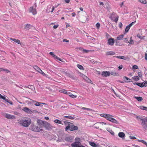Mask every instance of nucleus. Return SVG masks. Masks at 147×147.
I'll list each match as a JSON object with an SVG mask.
<instances>
[{
    "mask_svg": "<svg viewBox=\"0 0 147 147\" xmlns=\"http://www.w3.org/2000/svg\"><path fill=\"white\" fill-rule=\"evenodd\" d=\"M106 129L107 130L109 131L112 135H114V133L112 130L110 129H109L107 128H106Z\"/></svg>",
    "mask_w": 147,
    "mask_h": 147,
    "instance_id": "27",
    "label": "nucleus"
},
{
    "mask_svg": "<svg viewBox=\"0 0 147 147\" xmlns=\"http://www.w3.org/2000/svg\"><path fill=\"white\" fill-rule=\"evenodd\" d=\"M124 79H126L127 81H126L127 82H131V81H130L131 80V79L128 78L126 76H125L124 77Z\"/></svg>",
    "mask_w": 147,
    "mask_h": 147,
    "instance_id": "42",
    "label": "nucleus"
},
{
    "mask_svg": "<svg viewBox=\"0 0 147 147\" xmlns=\"http://www.w3.org/2000/svg\"><path fill=\"white\" fill-rule=\"evenodd\" d=\"M59 92H60L63 93L65 94H67V93L66 91L64 89L60 90L59 91Z\"/></svg>",
    "mask_w": 147,
    "mask_h": 147,
    "instance_id": "45",
    "label": "nucleus"
},
{
    "mask_svg": "<svg viewBox=\"0 0 147 147\" xmlns=\"http://www.w3.org/2000/svg\"><path fill=\"white\" fill-rule=\"evenodd\" d=\"M49 54L50 55H52L53 57H54V56H55V55L53 52H50L49 53Z\"/></svg>",
    "mask_w": 147,
    "mask_h": 147,
    "instance_id": "58",
    "label": "nucleus"
},
{
    "mask_svg": "<svg viewBox=\"0 0 147 147\" xmlns=\"http://www.w3.org/2000/svg\"><path fill=\"white\" fill-rule=\"evenodd\" d=\"M64 123L65 125L67 126H68V125H69V124H70L71 123L70 122H68L66 121H64Z\"/></svg>",
    "mask_w": 147,
    "mask_h": 147,
    "instance_id": "47",
    "label": "nucleus"
},
{
    "mask_svg": "<svg viewBox=\"0 0 147 147\" xmlns=\"http://www.w3.org/2000/svg\"><path fill=\"white\" fill-rule=\"evenodd\" d=\"M10 39L11 40H12L14 42H16L18 44H20V40L18 39H16L15 38H10Z\"/></svg>",
    "mask_w": 147,
    "mask_h": 147,
    "instance_id": "23",
    "label": "nucleus"
},
{
    "mask_svg": "<svg viewBox=\"0 0 147 147\" xmlns=\"http://www.w3.org/2000/svg\"><path fill=\"white\" fill-rule=\"evenodd\" d=\"M138 141L142 143H143L145 144L147 146V143L144 141L141 140H138Z\"/></svg>",
    "mask_w": 147,
    "mask_h": 147,
    "instance_id": "40",
    "label": "nucleus"
},
{
    "mask_svg": "<svg viewBox=\"0 0 147 147\" xmlns=\"http://www.w3.org/2000/svg\"><path fill=\"white\" fill-rule=\"evenodd\" d=\"M96 26L97 29H99L100 26V24L99 23H97L96 24Z\"/></svg>",
    "mask_w": 147,
    "mask_h": 147,
    "instance_id": "51",
    "label": "nucleus"
},
{
    "mask_svg": "<svg viewBox=\"0 0 147 147\" xmlns=\"http://www.w3.org/2000/svg\"><path fill=\"white\" fill-rule=\"evenodd\" d=\"M129 138H130L131 139H136V138L134 136H129Z\"/></svg>",
    "mask_w": 147,
    "mask_h": 147,
    "instance_id": "61",
    "label": "nucleus"
},
{
    "mask_svg": "<svg viewBox=\"0 0 147 147\" xmlns=\"http://www.w3.org/2000/svg\"><path fill=\"white\" fill-rule=\"evenodd\" d=\"M55 7L54 6L52 7L51 5H48L47 7L46 11L47 13H49L50 12H52L55 9Z\"/></svg>",
    "mask_w": 147,
    "mask_h": 147,
    "instance_id": "8",
    "label": "nucleus"
},
{
    "mask_svg": "<svg viewBox=\"0 0 147 147\" xmlns=\"http://www.w3.org/2000/svg\"><path fill=\"white\" fill-rule=\"evenodd\" d=\"M54 58L56 59H57V60H58L60 61H61L63 62V61L61 60V59L59 58L58 57H57L56 55H55V56H54Z\"/></svg>",
    "mask_w": 147,
    "mask_h": 147,
    "instance_id": "49",
    "label": "nucleus"
},
{
    "mask_svg": "<svg viewBox=\"0 0 147 147\" xmlns=\"http://www.w3.org/2000/svg\"><path fill=\"white\" fill-rule=\"evenodd\" d=\"M82 109H83L87 110L88 111H93V110L91 109H90L88 108H85V107H82Z\"/></svg>",
    "mask_w": 147,
    "mask_h": 147,
    "instance_id": "43",
    "label": "nucleus"
},
{
    "mask_svg": "<svg viewBox=\"0 0 147 147\" xmlns=\"http://www.w3.org/2000/svg\"><path fill=\"white\" fill-rule=\"evenodd\" d=\"M108 125L105 123L103 122H99L96 123L94 125V127L96 129H99L102 130L103 129L106 128V126Z\"/></svg>",
    "mask_w": 147,
    "mask_h": 147,
    "instance_id": "4",
    "label": "nucleus"
},
{
    "mask_svg": "<svg viewBox=\"0 0 147 147\" xmlns=\"http://www.w3.org/2000/svg\"><path fill=\"white\" fill-rule=\"evenodd\" d=\"M122 23L121 22H120L119 23V28H121L122 27Z\"/></svg>",
    "mask_w": 147,
    "mask_h": 147,
    "instance_id": "62",
    "label": "nucleus"
},
{
    "mask_svg": "<svg viewBox=\"0 0 147 147\" xmlns=\"http://www.w3.org/2000/svg\"><path fill=\"white\" fill-rule=\"evenodd\" d=\"M32 27L29 24H27L25 26V28L27 30H29Z\"/></svg>",
    "mask_w": 147,
    "mask_h": 147,
    "instance_id": "29",
    "label": "nucleus"
},
{
    "mask_svg": "<svg viewBox=\"0 0 147 147\" xmlns=\"http://www.w3.org/2000/svg\"><path fill=\"white\" fill-rule=\"evenodd\" d=\"M139 108L140 109L147 111V107L142 106H140Z\"/></svg>",
    "mask_w": 147,
    "mask_h": 147,
    "instance_id": "34",
    "label": "nucleus"
},
{
    "mask_svg": "<svg viewBox=\"0 0 147 147\" xmlns=\"http://www.w3.org/2000/svg\"><path fill=\"white\" fill-rule=\"evenodd\" d=\"M137 36L140 38L142 39H143L144 37V36H142L140 35L139 34H137Z\"/></svg>",
    "mask_w": 147,
    "mask_h": 147,
    "instance_id": "46",
    "label": "nucleus"
},
{
    "mask_svg": "<svg viewBox=\"0 0 147 147\" xmlns=\"http://www.w3.org/2000/svg\"><path fill=\"white\" fill-rule=\"evenodd\" d=\"M73 140V138L71 136H68L66 137L65 138V140L66 141L71 142Z\"/></svg>",
    "mask_w": 147,
    "mask_h": 147,
    "instance_id": "18",
    "label": "nucleus"
},
{
    "mask_svg": "<svg viewBox=\"0 0 147 147\" xmlns=\"http://www.w3.org/2000/svg\"><path fill=\"white\" fill-rule=\"evenodd\" d=\"M145 59L146 60H147V53L145 54Z\"/></svg>",
    "mask_w": 147,
    "mask_h": 147,
    "instance_id": "64",
    "label": "nucleus"
},
{
    "mask_svg": "<svg viewBox=\"0 0 147 147\" xmlns=\"http://www.w3.org/2000/svg\"><path fill=\"white\" fill-rule=\"evenodd\" d=\"M138 76L140 77L141 78V77H142V75L141 72H138Z\"/></svg>",
    "mask_w": 147,
    "mask_h": 147,
    "instance_id": "57",
    "label": "nucleus"
},
{
    "mask_svg": "<svg viewBox=\"0 0 147 147\" xmlns=\"http://www.w3.org/2000/svg\"><path fill=\"white\" fill-rule=\"evenodd\" d=\"M29 11L32 12L33 15H35L36 13V9L35 8H34V7H31L29 9Z\"/></svg>",
    "mask_w": 147,
    "mask_h": 147,
    "instance_id": "11",
    "label": "nucleus"
},
{
    "mask_svg": "<svg viewBox=\"0 0 147 147\" xmlns=\"http://www.w3.org/2000/svg\"><path fill=\"white\" fill-rule=\"evenodd\" d=\"M54 122L58 124H62V125L63 124V123H62V122L61 121L58 119L55 120L54 121Z\"/></svg>",
    "mask_w": 147,
    "mask_h": 147,
    "instance_id": "32",
    "label": "nucleus"
},
{
    "mask_svg": "<svg viewBox=\"0 0 147 147\" xmlns=\"http://www.w3.org/2000/svg\"><path fill=\"white\" fill-rule=\"evenodd\" d=\"M25 87L26 88H28L30 89H31L32 90H34L35 89V87L33 86H32V85H29V87L26 86Z\"/></svg>",
    "mask_w": 147,
    "mask_h": 147,
    "instance_id": "28",
    "label": "nucleus"
},
{
    "mask_svg": "<svg viewBox=\"0 0 147 147\" xmlns=\"http://www.w3.org/2000/svg\"><path fill=\"white\" fill-rule=\"evenodd\" d=\"M114 43V39L112 38H109L108 41V44L109 45H113Z\"/></svg>",
    "mask_w": 147,
    "mask_h": 147,
    "instance_id": "15",
    "label": "nucleus"
},
{
    "mask_svg": "<svg viewBox=\"0 0 147 147\" xmlns=\"http://www.w3.org/2000/svg\"><path fill=\"white\" fill-rule=\"evenodd\" d=\"M106 55H113L115 54V53L114 52L112 51H107L106 52Z\"/></svg>",
    "mask_w": 147,
    "mask_h": 147,
    "instance_id": "21",
    "label": "nucleus"
},
{
    "mask_svg": "<svg viewBox=\"0 0 147 147\" xmlns=\"http://www.w3.org/2000/svg\"><path fill=\"white\" fill-rule=\"evenodd\" d=\"M118 18H119V17L118 16H117L115 19V20H114V21L117 23V21L118 20Z\"/></svg>",
    "mask_w": 147,
    "mask_h": 147,
    "instance_id": "59",
    "label": "nucleus"
},
{
    "mask_svg": "<svg viewBox=\"0 0 147 147\" xmlns=\"http://www.w3.org/2000/svg\"><path fill=\"white\" fill-rule=\"evenodd\" d=\"M142 84H143V86H147V81H144L142 83Z\"/></svg>",
    "mask_w": 147,
    "mask_h": 147,
    "instance_id": "50",
    "label": "nucleus"
},
{
    "mask_svg": "<svg viewBox=\"0 0 147 147\" xmlns=\"http://www.w3.org/2000/svg\"><path fill=\"white\" fill-rule=\"evenodd\" d=\"M119 136L122 138V139H124L125 137V134L123 132H120L118 133Z\"/></svg>",
    "mask_w": 147,
    "mask_h": 147,
    "instance_id": "19",
    "label": "nucleus"
},
{
    "mask_svg": "<svg viewBox=\"0 0 147 147\" xmlns=\"http://www.w3.org/2000/svg\"><path fill=\"white\" fill-rule=\"evenodd\" d=\"M134 98L136 99L139 101H141L143 100V98L141 97H136L134 96Z\"/></svg>",
    "mask_w": 147,
    "mask_h": 147,
    "instance_id": "24",
    "label": "nucleus"
},
{
    "mask_svg": "<svg viewBox=\"0 0 147 147\" xmlns=\"http://www.w3.org/2000/svg\"><path fill=\"white\" fill-rule=\"evenodd\" d=\"M133 68L135 69H138V67L136 65H134L133 66Z\"/></svg>",
    "mask_w": 147,
    "mask_h": 147,
    "instance_id": "53",
    "label": "nucleus"
},
{
    "mask_svg": "<svg viewBox=\"0 0 147 147\" xmlns=\"http://www.w3.org/2000/svg\"><path fill=\"white\" fill-rule=\"evenodd\" d=\"M38 124V125H36L32 123L30 127V129L35 132L43 131V130L42 128V126L41 125V124Z\"/></svg>",
    "mask_w": 147,
    "mask_h": 147,
    "instance_id": "1",
    "label": "nucleus"
},
{
    "mask_svg": "<svg viewBox=\"0 0 147 147\" xmlns=\"http://www.w3.org/2000/svg\"><path fill=\"white\" fill-rule=\"evenodd\" d=\"M37 122L38 123L43 124V127H45L46 129L51 130L54 128L53 126L51 125L49 123L45 121H42L41 120H38Z\"/></svg>",
    "mask_w": 147,
    "mask_h": 147,
    "instance_id": "2",
    "label": "nucleus"
},
{
    "mask_svg": "<svg viewBox=\"0 0 147 147\" xmlns=\"http://www.w3.org/2000/svg\"><path fill=\"white\" fill-rule=\"evenodd\" d=\"M140 121H142L141 123V125L143 127H145L147 123H146L147 122V117H146L144 118L142 117L141 118H139Z\"/></svg>",
    "mask_w": 147,
    "mask_h": 147,
    "instance_id": "6",
    "label": "nucleus"
},
{
    "mask_svg": "<svg viewBox=\"0 0 147 147\" xmlns=\"http://www.w3.org/2000/svg\"><path fill=\"white\" fill-rule=\"evenodd\" d=\"M0 69L1 71H5L6 73H8L10 72V71L8 69H4L2 68H1Z\"/></svg>",
    "mask_w": 147,
    "mask_h": 147,
    "instance_id": "41",
    "label": "nucleus"
},
{
    "mask_svg": "<svg viewBox=\"0 0 147 147\" xmlns=\"http://www.w3.org/2000/svg\"><path fill=\"white\" fill-rule=\"evenodd\" d=\"M5 117L9 119H15V117L13 115H11L8 114H6L5 115Z\"/></svg>",
    "mask_w": 147,
    "mask_h": 147,
    "instance_id": "12",
    "label": "nucleus"
},
{
    "mask_svg": "<svg viewBox=\"0 0 147 147\" xmlns=\"http://www.w3.org/2000/svg\"><path fill=\"white\" fill-rule=\"evenodd\" d=\"M116 57L120 59H124L126 60V58L124 56H119Z\"/></svg>",
    "mask_w": 147,
    "mask_h": 147,
    "instance_id": "31",
    "label": "nucleus"
},
{
    "mask_svg": "<svg viewBox=\"0 0 147 147\" xmlns=\"http://www.w3.org/2000/svg\"><path fill=\"white\" fill-rule=\"evenodd\" d=\"M36 103L34 104V105L36 106H39L42 107V103L41 102H35Z\"/></svg>",
    "mask_w": 147,
    "mask_h": 147,
    "instance_id": "30",
    "label": "nucleus"
},
{
    "mask_svg": "<svg viewBox=\"0 0 147 147\" xmlns=\"http://www.w3.org/2000/svg\"><path fill=\"white\" fill-rule=\"evenodd\" d=\"M106 7L108 10L110 9V7L109 5L108 4H107L106 5Z\"/></svg>",
    "mask_w": 147,
    "mask_h": 147,
    "instance_id": "55",
    "label": "nucleus"
},
{
    "mask_svg": "<svg viewBox=\"0 0 147 147\" xmlns=\"http://www.w3.org/2000/svg\"><path fill=\"white\" fill-rule=\"evenodd\" d=\"M115 13L114 12H113L111 15V19H112V18H113L114 17V16L115 15Z\"/></svg>",
    "mask_w": 147,
    "mask_h": 147,
    "instance_id": "60",
    "label": "nucleus"
},
{
    "mask_svg": "<svg viewBox=\"0 0 147 147\" xmlns=\"http://www.w3.org/2000/svg\"><path fill=\"white\" fill-rule=\"evenodd\" d=\"M100 116L102 117L105 118L107 120L109 117V116H112L111 115L109 114H102L100 115Z\"/></svg>",
    "mask_w": 147,
    "mask_h": 147,
    "instance_id": "16",
    "label": "nucleus"
},
{
    "mask_svg": "<svg viewBox=\"0 0 147 147\" xmlns=\"http://www.w3.org/2000/svg\"><path fill=\"white\" fill-rule=\"evenodd\" d=\"M69 96L73 98H75L76 97V96L72 94H71Z\"/></svg>",
    "mask_w": 147,
    "mask_h": 147,
    "instance_id": "52",
    "label": "nucleus"
},
{
    "mask_svg": "<svg viewBox=\"0 0 147 147\" xmlns=\"http://www.w3.org/2000/svg\"><path fill=\"white\" fill-rule=\"evenodd\" d=\"M81 139L78 138H76L75 139V142H81Z\"/></svg>",
    "mask_w": 147,
    "mask_h": 147,
    "instance_id": "37",
    "label": "nucleus"
},
{
    "mask_svg": "<svg viewBox=\"0 0 147 147\" xmlns=\"http://www.w3.org/2000/svg\"><path fill=\"white\" fill-rule=\"evenodd\" d=\"M123 36L124 35L123 34H121L119 35L117 38L118 40H121L122 39Z\"/></svg>",
    "mask_w": 147,
    "mask_h": 147,
    "instance_id": "26",
    "label": "nucleus"
},
{
    "mask_svg": "<svg viewBox=\"0 0 147 147\" xmlns=\"http://www.w3.org/2000/svg\"><path fill=\"white\" fill-rule=\"evenodd\" d=\"M40 72H39L42 75L44 76H46L47 75L45 74L41 70V71H40Z\"/></svg>",
    "mask_w": 147,
    "mask_h": 147,
    "instance_id": "56",
    "label": "nucleus"
},
{
    "mask_svg": "<svg viewBox=\"0 0 147 147\" xmlns=\"http://www.w3.org/2000/svg\"><path fill=\"white\" fill-rule=\"evenodd\" d=\"M78 127L77 126L74 125L72 123H71L69 125L66 126L65 128V130L67 131L69 129L71 131H73L78 130Z\"/></svg>",
    "mask_w": 147,
    "mask_h": 147,
    "instance_id": "5",
    "label": "nucleus"
},
{
    "mask_svg": "<svg viewBox=\"0 0 147 147\" xmlns=\"http://www.w3.org/2000/svg\"><path fill=\"white\" fill-rule=\"evenodd\" d=\"M110 74L111 75H112L114 76H117V73H116L115 72H111V73H110Z\"/></svg>",
    "mask_w": 147,
    "mask_h": 147,
    "instance_id": "48",
    "label": "nucleus"
},
{
    "mask_svg": "<svg viewBox=\"0 0 147 147\" xmlns=\"http://www.w3.org/2000/svg\"><path fill=\"white\" fill-rule=\"evenodd\" d=\"M77 67L81 70H84V68L83 66L81 65L78 64L77 65Z\"/></svg>",
    "mask_w": 147,
    "mask_h": 147,
    "instance_id": "39",
    "label": "nucleus"
},
{
    "mask_svg": "<svg viewBox=\"0 0 147 147\" xmlns=\"http://www.w3.org/2000/svg\"><path fill=\"white\" fill-rule=\"evenodd\" d=\"M110 72H109L106 71L102 72L101 75L104 77H106L107 76H109L110 75Z\"/></svg>",
    "mask_w": 147,
    "mask_h": 147,
    "instance_id": "14",
    "label": "nucleus"
},
{
    "mask_svg": "<svg viewBox=\"0 0 147 147\" xmlns=\"http://www.w3.org/2000/svg\"><path fill=\"white\" fill-rule=\"evenodd\" d=\"M136 21H135L134 22H132V23H130L129 24V26L130 27L131 26H132L135 23V22H136Z\"/></svg>",
    "mask_w": 147,
    "mask_h": 147,
    "instance_id": "54",
    "label": "nucleus"
},
{
    "mask_svg": "<svg viewBox=\"0 0 147 147\" xmlns=\"http://www.w3.org/2000/svg\"><path fill=\"white\" fill-rule=\"evenodd\" d=\"M81 142H75L71 144V146L72 147H86L81 145Z\"/></svg>",
    "mask_w": 147,
    "mask_h": 147,
    "instance_id": "7",
    "label": "nucleus"
},
{
    "mask_svg": "<svg viewBox=\"0 0 147 147\" xmlns=\"http://www.w3.org/2000/svg\"><path fill=\"white\" fill-rule=\"evenodd\" d=\"M23 110L28 113H32V111L30 109L26 107H24Z\"/></svg>",
    "mask_w": 147,
    "mask_h": 147,
    "instance_id": "17",
    "label": "nucleus"
},
{
    "mask_svg": "<svg viewBox=\"0 0 147 147\" xmlns=\"http://www.w3.org/2000/svg\"><path fill=\"white\" fill-rule=\"evenodd\" d=\"M82 77L83 79L88 82L92 83L91 80L85 75L82 74Z\"/></svg>",
    "mask_w": 147,
    "mask_h": 147,
    "instance_id": "13",
    "label": "nucleus"
},
{
    "mask_svg": "<svg viewBox=\"0 0 147 147\" xmlns=\"http://www.w3.org/2000/svg\"><path fill=\"white\" fill-rule=\"evenodd\" d=\"M136 84L142 88L144 87V86H143V84H142V83H140L138 82L136 83Z\"/></svg>",
    "mask_w": 147,
    "mask_h": 147,
    "instance_id": "38",
    "label": "nucleus"
},
{
    "mask_svg": "<svg viewBox=\"0 0 147 147\" xmlns=\"http://www.w3.org/2000/svg\"><path fill=\"white\" fill-rule=\"evenodd\" d=\"M66 75L69 76V78H71L73 80H76L77 79V78L76 77L74 76V74L73 73H67Z\"/></svg>",
    "mask_w": 147,
    "mask_h": 147,
    "instance_id": "10",
    "label": "nucleus"
},
{
    "mask_svg": "<svg viewBox=\"0 0 147 147\" xmlns=\"http://www.w3.org/2000/svg\"><path fill=\"white\" fill-rule=\"evenodd\" d=\"M89 144L91 146L94 147H97V145L94 142H89Z\"/></svg>",
    "mask_w": 147,
    "mask_h": 147,
    "instance_id": "25",
    "label": "nucleus"
},
{
    "mask_svg": "<svg viewBox=\"0 0 147 147\" xmlns=\"http://www.w3.org/2000/svg\"><path fill=\"white\" fill-rule=\"evenodd\" d=\"M31 120L29 118L23 119L19 121V123L21 125L25 127H28L31 124Z\"/></svg>",
    "mask_w": 147,
    "mask_h": 147,
    "instance_id": "3",
    "label": "nucleus"
},
{
    "mask_svg": "<svg viewBox=\"0 0 147 147\" xmlns=\"http://www.w3.org/2000/svg\"><path fill=\"white\" fill-rule=\"evenodd\" d=\"M65 118H68L70 119H73L75 118V117L74 116H65Z\"/></svg>",
    "mask_w": 147,
    "mask_h": 147,
    "instance_id": "35",
    "label": "nucleus"
},
{
    "mask_svg": "<svg viewBox=\"0 0 147 147\" xmlns=\"http://www.w3.org/2000/svg\"><path fill=\"white\" fill-rule=\"evenodd\" d=\"M132 78L135 81H138L140 78H139L138 76H135L133 77Z\"/></svg>",
    "mask_w": 147,
    "mask_h": 147,
    "instance_id": "33",
    "label": "nucleus"
},
{
    "mask_svg": "<svg viewBox=\"0 0 147 147\" xmlns=\"http://www.w3.org/2000/svg\"><path fill=\"white\" fill-rule=\"evenodd\" d=\"M139 1L143 3V4H146V1L145 0H138Z\"/></svg>",
    "mask_w": 147,
    "mask_h": 147,
    "instance_id": "44",
    "label": "nucleus"
},
{
    "mask_svg": "<svg viewBox=\"0 0 147 147\" xmlns=\"http://www.w3.org/2000/svg\"><path fill=\"white\" fill-rule=\"evenodd\" d=\"M58 25H55L53 26V28H54V29H56V28H57V27H58Z\"/></svg>",
    "mask_w": 147,
    "mask_h": 147,
    "instance_id": "63",
    "label": "nucleus"
},
{
    "mask_svg": "<svg viewBox=\"0 0 147 147\" xmlns=\"http://www.w3.org/2000/svg\"><path fill=\"white\" fill-rule=\"evenodd\" d=\"M34 68L38 72H40V71H41V69L38 66L35 65L33 66Z\"/></svg>",
    "mask_w": 147,
    "mask_h": 147,
    "instance_id": "20",
    "label": "nucleus"
},
{
    "mask_svg": "<svg viewBox=\"0 0 147 147\" xmlns=\"http://www.w3.org/2000/svg\"><path fill=\"white\" fill-rule=\"evenodd\" d=\"M130 26H129V25L127 26L126 27V28H125V31L126 32H128L129 29H130Z\"/></svg>",
    "mask_w": 147,
    "mask_h": 147,
    "instance_id": "36",
    "label": "nucleus"
},
{
    "mask_svg": "<svg viewBox=\"0 0 147 147\" xmlns=\"http://www.w3.org/2000/svg\"><path fill=\"white\" fill-rule=\"evenodd\" d=\"M88 18L86 16H85L81 18V21L82 23H85L86 21H87Z\"/></svg>",
    "mask_w": 147,
    "mask_h": 147,
    "instance_id": "22",
    "label": "nucleus"
},
{
    "mask_svg": "<svg viewBox=\"0 0 147 147\" xmlns=\"http://www.w3.org/2000/svg\"><path fill=\"white\" fill-rule=\"evenodd\" d=\"M113 116H109V117L107 119V120L112 122L113 123H115L116 124H119V122L117 121L116 120H115V119L111 117Z\"/></svg>",
    "mask_w": 147,
    "mask_h": 147,
    "instance_id": "9",
    "label": "nucleus"
}]
</instances>
